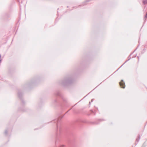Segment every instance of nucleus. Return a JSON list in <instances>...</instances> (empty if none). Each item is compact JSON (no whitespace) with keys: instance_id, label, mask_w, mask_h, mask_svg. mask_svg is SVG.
<instances>
[{"instance_id":"obj_1","label":"nucleus","mask_w":147,"mask_h":147,"mask_svg":"<svg viewBox=\"0 0 147 147\" xmlns=\"http://www.w3.org/2000/svg\"><path fill=\"white\" fill-rule=\"evenodd\" d=\"M120 85L121 86V88H124L125 87V85L123 84V82H120Z\"/></svg>"}]
</instances>
